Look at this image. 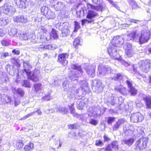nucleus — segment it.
Instances as JSON below:
<instances>
[{
    "label": "nucleus",
    "instance_id": "obj_51",
    "mask_svg": "<svg viewBox=\"0 0 151 151\" xmlns=\"http://www.w3.org/2000/svg\"><path fill=\"white\" fill-rule=\"evenodd\" d=\"M34 21L36 23H38L41 21V17L37 16L35 18Z\"/></svg>",
    "mask_w": 151,
    "mask_h": 151
},
{
    "label": "nucleus",
    "instance_id": "obj_33",
    "mask_svg": "<svg viewBox=\"0 0 151 151\" xmlns=\"http://www.w3.org/2000/svg\"><path fill=\"white\" fill-rule=\"evenodd\" d=\"M28 4V1L27 0H23L22 1L21 3H20V6H18L19 8H21L22 9H25L26 6Z\"/></svg>",
    "mask_w": 151,
    "mask_h": 151
},
{
    "label": "nucleus",
    "instance_id": "obj_43",
    "mask_svg": "<svg viewBox=\"0 0 151 151\" xmlns=\"http://www.w3.org/2000/svg\"><path fill=\"white\" fill-rule=\"evenodd\" d=\"M77 124L74 123L73 124H70L68 125V128L70 129H77Z\"/></svg>",
    "mask_w": 151,
    "mask_h": 151
},
{
    "label": "nucleus",
    "instance_id": "obj_25",
    "mask_svg": "<svg viewBox=\"0 0 151 151\" xmlns=\"http://www.w3.org/2000/svg\"><path fill=\"white\" fill-rule=\"evenodd\" d=\"M95 67L93 66H89L86 69L87 74L91 76L94 75L95 72Z\"/></svg>",
    "mask_w": 151,
    "mask_h": 151
},
{
    "label": "nucleus",
    "instance_id": "obj_30",
    "mask_svg": "<svg viewBox=\"0 0 151 151\" xmlns=\"http://www.w3.org/2000/svg\"><path fill=\"white\" fill-rule=\"evenodd\" d=\"M134 141V138H130L128 139L123 140V141L124 143L128 145L131 146L132 145Z\"/></svg>",
    "mask_w": 151,
    "mask_h": 151
},
{
    "label": "nucleus",
    "instance_id": "obj_28",
    "mask_svg": "<svg viewBox=\"0 0 151 151\" xmlns=\"http://www.w3.org/2000/svg\"><path fill=\"white\" fill-rule=\"evenodd\" d=\"M71 68L72 69L77 70L79 75H83V71L81 66H78L76 64H73L71 66Z\"/></svg>",
    "mask_w": 151,
    "mask_h": 151
},
{
    "label": "nucleus",
    "instance_id": "obj_5",
    "mask_svg": "<svg viewBox=\"0 0 151 151\" xmlns=\"http://www.w3.org/2000/svg\"><path fill=\"white\" fill-rule=\"evenodd\" d=\"M17 33L19 34V37L20 40H27L28 44H32L35 42V36L32 34L27 33H24L17 32Z\"/></svg>",
    "mask_w": 151,
    "mask_h": 151
},
{
    "label": "nucleus",
    "instance_id": "obj_15",
    "mask_svg": "<svg viewBox=\"0 0 151 151\" xmlns=\"http://www.w3.org/2000/svg\"><path fill=\"white\" fill-rule=\"evenodd\" d=\"M14 22L26 23L28 22V19L26 16L23 15L16 16L14 17Z\"/></svg>",
    "mask_w": 151,
    "mask_h": 151
},
{
    "label": "nucleus",
    "instance_id": "obj_62",
    "mask_svg": "<svg viewBox=\"0 0 151 151\" xmlns=\"http://www.w3.org/2000/svg\"><path fill=\"white\" fill-rule=\"evenodd\" d=\"M122 64L126 67H128L130 65V64L126 62L125 61H123L122 62Z\"/></svg>",
    "mask_w": 151,
    "mask_h": 151
},
{
    "label": "nucleus",
    "instance_id": "obj_17",
    "mask_svg": "<svg viewBox=\"0 0 151 151\" xmlns=\"http://www.w3.org/2000/svg\"><path fill=\"white\" fill-rule=\"evenodd\" d=\"M67 23L66 22L63 23L62 25L60 27L64 26V28L62 29V33L60 34V36L62 37H65L69 35V31L68 29V27L65 26L67 25Z\"/></svg>",
    "mask_w": 151,
    "mask_h": 151
},
{
    "label": "nucleus",
    "instance_id": "obj_47",
    "mask_svg": "<svg viewBox=\"0 0 151 151\" xmlns=\"http://www.w3.org/2000/svg\"><path fill=\"white\" fill-rule=\"evenodd\" d=\"M75 31H77L80 27V23L77 21H75Z\"/></svg>",
    "mask_w": 151,
    "mask_h": 151
},
{
    "label": "nucleus",
    "instance_id": "obj_36",
    "mask_svg": "<svg viewBox=\"0 0 151 151\" xmlns=\"http://www.w3.org/2000/svg\"><path fill=\"white\" fill-rule=\"evenodd\" d=\"M116 90L120 92L123 95H126L127 90L126 88L125 87H122L120 88L116 89Z\"/></svg>",
    "mask_w": 151,
    "mask_h": 151
},
{
    "label": "nucleus",
    "instance_id": "obj_46",
    "mask_svg": "<svg viewBox=\"0 0 151 151\" xmlns=\"http://www.w3.org/2000/svg\"><path fill=\"white\" fill-rule=\"evenodd\" d=\"M115 119V117H109L107 121V123L108 124H111L114 121Z\"/></svg>",
    "mask_w": 151,
    "mask_h": 151
},
{
    "label": "nucleus",
    "instance_id": "obj_39",
    "mask_svg": "<svg viewBox=\"0 0 151 151\" xmlns=\"http://www.w3.org/2000/svg\"><path fill=\"white\" fill-rule=\"evenodd\" d=\"M11 61L15 64L17 67H19L20 66V64L19 63V62L17 58H12L11 59Z\"/></svg>",
    "mask_w": 151,
    "mask_h": 151
},
{
    "label": "nucleus",
    "instance_id": "obj_63",
    "mask_svg": "<svg viewBox=\"0 0 151 151\" xmlns=\"http://www.w3.org/2000/svg\"><path fill=\"white\" fill-rule=\"evenodd\" d=\"M5 32L2 29H0V36L2 37L4 35Z\"/></svg>",
    "mask_w": 151,
    "mask_h": 151
},
{
    "label": "nucleus",
    "instance_id": "obj_40",
    "mask_svg": "<svg viewBox=\"0 0 151 151\" xmlns=\"http://www.w3.org/2000/svg\"><path fill=\"white\" fill-rule=\"evenodd\" d=\"M80 42V38L78 37L75 39L73 43V45L76 48L77 46L78 45Z\"/></svg>",
    "mask_w": 151,
    "mask_h": 151
},
{
    "label": "nucleus",
    "instance_id": "obj_48",
    "mask_svg": "<svg viewBox=\"0 0 151 151\" xmlns=\"http://www.w3.org/2000/svg\"><path fill=\"white\" fill-rule=\"evenodd\" d=\"M88 19H83L81 20V24L82 25H84L85 24L92 23L90 21H88Z\"/></svg>",
    "mask_w": 151,
    "mask_h": 151
},
{
    "label": "nucleus",
    "instance_id": "obj_58",
    "mask_svg": "<svg viewBox=\"0 0 151 151\" xmlns=\"http://www.w3.org/2000/svg\"><path fill=\"white\" fill-rule=\"evenodd\" d=\"M23 1V0H14V2L17 6H20V3Z\"/></svg>",
    "mask_w": 151,
    "mask_h": 151
},
{
    "label": "nucleus",
    "instance_id": "obj_42",
    "mask_svg": "<svg viewBox=\"0 0 151 151\" xmlns=\"http://www.w3.org/2000/svg\"><path fill=\"white\" fill-rule=\"evenodd\" d=\"M17 93L21 97H23L24 94V92L23 90L20 88L17 89L16 91Z\"/></svg>",
    "mask_w": 151,
    "mask_h": 151
},
{
    "label": "nucleus",
    "instance_id": "obj_37",
    "mask_svg": "<svg viewBox=\"0 0 151 151\" xmlns=\"http://www.w3.org/2000/svg\"><path fill=\"white\" fill-rule=\"evenodd\" d=\"M111 145L112 148L116 150H118L119 145L116 141H113L111 142Z\"/></svg>",
    "mask_w": 151,
    "mask_h": 151
},
{
    "label": "nucleus",
    "instance_id": "obj_21",
    "mask_svg": "<svg viewBox=\"0 0 151 151\" xmlns=\"http://www.w3.org/2000/svg\"><path fill=\"white\" fill-rule=\"evenodd\" d=\"M14 147L16 150H20L22 148L24 145L23 141L22 140L17 139L14 143Z\"/></svg>",
    "mask_w": 151,
    "mask_h": 151
},
{
    "label": "nucleus",
    "instance_id": "obj_8",
    "mask_svg": "<svg viewBox=\"0 0 151 151\" xmlns=\"http://www.w3.org/2000/svg\"><path fill=\"white\" fill-rule=\"evenodd\" d=\"M139 67L140 69L145 73L147 72L149 70L150 62V60L146 59L141 61L139 63Z\"/></svg>",
    "mask_w": 151,
    "mask_h": 151
},
{
    "label": "nucleus",
    "instance_id": "obj_61",
    "mask_svg": "<svg viewBox=\"0 0 151 151\" xmlns=\"http://www.w3.org/2000/svg\"><path fill=\"white\" fill-rule=\"evenodd\" d=\"M131 24H129L126 23L124 24L121 25L123 29H125V27H129Z\"/></svg>",
    "mask_w": 151,
    "mask_h": 151
},
{
    "label": "nucleus",
    "instance_id": "obj_24",
    "mask_svg": "<svg viewBox=\"0 0 151 151\" xmlns=\"http://www.w3.org/2000/svg\"><path fill=\"white\" fill-rule=\"evenodd\" d=\"M34 148V144L32 142H30L25 145L23 149L24 151H31Z\"/></svg>",
    "mask_w": 151,
    "mask_h": 151
},
{
    "label": "nucleus",
    "instance_id": "obj_53",
    "mask_svg": "<svg viewBox=\"0 0 151 151\" xmlns=\"http://www.w3.org/2000/svg\"><path fill=\"white\" fill-rule=\"evenodd\" d=\"M96 88H99L101 87H103L102 83L100 81H97L96 82Z\"/></svg>",
    "mask_w": 151,
    "mask_h": 151
},
{
    "label": "nucleus",
    "instance_id": "obj_1",
    "mask_svg": "<svg viewBox=\"0 0 151 151\" xmlns=\"http://www.w3.org/2000/svg\"><path fill=\"white\" fill-rule=\"evenodd\" d=\"M122 39L119 36L114 37L111 40V43L109 44L107 52L110 56L113 59L116 60L121 59V57L119 54V50L116 47L122 45L123 43Z\"/></svg>",
    "mask_w": 151,
    "mask_h": 151
},
{
    "label": "nucleus",
    "instance_id": "obj_22",
    "mask_svg": "<svg viewBox=\"0 0 151 151\" xmlns=\"http://www.w3.org/2000/svg\"><path fill=\"white\" fill-rule=\"evenodd\" d=\"M55 10L58 11H61L64 10L65 8L64 4L61 2H58L54 5Z\"/></svg>",
    "mask_w": 151,
    "mask_h": 151
},
{
    "label": "nucleus",
    "instance_id": "obj_49",
    "mask_svg": "<svg viewBox=\"0 0 151 151\" xmlns=\"http://www.w3.org/2000/svg\"><path fill=\"white\" fill-rule=\"evenodd\" d=\"M128 21L131 23H134L136 24H138L140 21L138 20H137L130 18H128Z\"/></svg>",
    "mask_w": 151,
    "mask_h": 151
},
{
    "label": "nucleus",
    "instance_id": "obj_14",
    "mask_svg": "<svg viewBox=\"0 0 151 151\" xmlns=\"http://www.w3.org/2000/svg\"><path fill=\"white\" fill-rule=\"evenodd\" d=\"M124 47L125 51V54L128 57H130L133 55L134 52L131 44L127 43L124 45Z\"/></svg>",
    "mask_w": 151,
    "mask_h": 151
},
{
    "label": "nucleus",
    "instance_id": "obj_13",
    "mask_svg": "<svg viewBox=\"0 0 151 151\" xmlns=\"http://www.w3.org/2000/svg\"><path fill=\"white\" fill-rule=\"evenodd\" d=\"M127 40H133L138 42V34L137 33L136 31H133L128 34L127 35Z\"/></svg>",
    "mask_w": 151,
    "mask_h": 151
},
{
    "label": "nucleus",
    "instance_id": "obj_7",
    "mask_svg": "<svg viewBox=\"0 0 151 151\" xmlns=\"http://www.w3.org/2000/svg\"><path fill=\"white\" fill-rule=\"evenodd\" d=\"M1 10L5 14L12 15L15 12V9L14 6L9 4H5L0 8Z\"/></svg>",
    "mask_w": 151,
    "mask_h": 151
},
{
    "label": "nucleus",
    "instance_id": "obj_23",
    "mask_svg": "<svg viewBox=\"0 0 151 151\" xmlns=\"http://www.w3.org/2000/svg\"><path fill=\"white\" fill-rule=\"evenodd\" d=\"M146 106L148 108H151V96L150 95L147 96L143 98Z\"/></svg>",
    "mask_w": 151,
    "mask_h": 151
},
{
    "label": "nucleus",
    "instance_id": "obj_32",
    "mask_svg": "<svg viewBox=\"0 0 151 151\" xmlns=\"http://www.w3.org/2000/svg\"><path fill=\"white\" fill-rule=\"evenodd\" d=\"M9 19L7 17L0 18V26H5L9 22Z\"/></svg>",
    "mask_w": 151,
    "mask_h": 151
},
{
    "label": "nucleus",
    "instance_id": "obj_55",
    "mask_svg": "<svg viewBox=\"0 0 151 151\" xmlns=\"http://www.w3.org/2000/svg\"><path fill=\"white\" fill-rule=\"evenodd\" d=\"M103 137L104 138V142H108L109 141H110V139L109 138L108 136L106 134H104L103 136Z\"/></svg>",
    "mask_w": 151,
    "mask_h": 151
},
{
    "label": "nucleus",
    "instance_id": "obj_34",
    "mask_svg": "<svg viewBox=\"0 0 151 151\" xmlns=\"http://www.w3.org/2000/svg\"><path fill=\"white\" fill-rule=\"evenodd\" d=\"M22 85V86L26 88H30L31 87L30 82L27 80L23 81Z\"/></svg>",
    "mask_w": 151,
    "mask_h": 151
},
{
    "label": "nucleus",
    "instance_id": "obj_45",
    "mask_svg": "<svg viewBox=\"0 0 151 151\" xmlns=\"http://www.w3.org/2000/svg\"><path fill=\"white\" fill-rule=\"evenodd\" d=\"M35 111H34L33 112H31L29 114H27V115L25 116H23V117L20 118L19 119V120H23L27 118L28 117L32 116L33 115V114L35 112Z\"/></svg>",
    "mask_w": 151,
    "mask_h": 151
},
{
    "label": "nucleus",
    "instance_id": "obj_50",
    "mask_svg": "<svg viewBox=\"0 0 151 151\" xmlns=\"http://www.w3.org/2000/svg\"><path fill=\"white\" fill-rule=\"evenodd\" d=\"M1 44L3 46H8L9 45V42L5 40H2Z\"/></svg>",
    "mask_w": 151,
    "mask_h": 151
},
{
    "label": "nucleus",
    "instance_id": "obj_19",
    "mask_svg": "<svg viewBox=\"0 0 151 151\" xmlns=\"http://www.w3.org/2000/svg\"><path fill=\"white\" fill-rule=\"evenodd\" d=\"M68 55V54L67 53H63L59 55L58 62L64 65L66 62V58H67Z\"/></svg>",
    "mask_w": 151,
    "mask_h": 151
},
{
    "label": "nucleus",
    "instance_id": "obj_12",
    "mask_svg": "<svg viewBox=\"0 0 151 151\" xmlns=\"http://www.w3.org/2000/svg\"><path fill=\"white\" fill-rule=\"evenodd\" d=\"M98 15V14L97 12L92 10H89L87 12L86 18L89 19V21L93 22L94 21L96 17Z\"/></svg>",
    "mask_w": 151,
    "mask_h": 151
},
{
    "label": "nucleus",
    "instance_id": "obj_57",
    "mask_svg": "<svg viewBox=\"0 0 151 151\" xmlns=\"http://www.w3.org/2000/svg\"><path fill=\"white\" fill-rule=\"evenodd\" d=\"M44 45H40L38 46V49L40 51H42L44 50Z\"/></svg>",
    "mask_w": 151,
    "mask_h": 151
},
{
    "label": "nucleus",
    "instance_id": "obj_3",
    "mask_svg": "<svg viewBox=\"0 0 151 151\" xmlns=\"http://www.w3.org/2000/svg\"><path fill=\"white\" fill-rule=\"evenodd\" d=\"M115 70H114L111 69L110 67L108 66H105L103 65H99L98 67V71L97 72V75L105 76L109 74L110 73L112 74H114L116 76H122L121 73H116L114 72Z\"/></svg>",
    "mask_w": 151,
    "mask_h": 151
},
{
    "label": "nucleus",
    "instance_id": "obj_31",
    "mask_svg": "<svg viewBox=\"0 0 151 151\" xmlns=\"http://www.w3.org/2000/svg\"><path fill=\"white\" fill-rule=\"evenodd\" d=\"M74 104L73 103L71 104L70 106H69L68 107L70 111V113L73 114L74 116L78 115V114L75 113V110L74 106Z\"/></svg>",
    "mask_w": 151,
    "mask_h": 151
},
{
    "label": "nucleus",
    "instance_id": "obj_60",
    "mask_svg": "<svg viewBox=\"0 0 151 151\" xmlns=\"http://www.w3.org/2000/svg\"><path fill=\"white\" fill-rule=\"evenodd\" d=\"M12 53H14V54H16L17 55H19L20 53V51L18 50H16V49H14L12 50Z\"/></svg>",
    "mask_w": 151,
    "mask_h": 151
},
{
    "label": "nucleus",
    "instance_id": "obj_41",
    "mask_svg": "<svg viewBox=\"0 0 151 151\" xmlns=\"http://www.w3.org/2000/svg\"><path fill=\"white\" fill-rule=\"evenodd\" d=\"M95 145L96 146H102L104 145V143L102 140L99 139L96 141Z\"/></svg>",
    "mask_w": 151,
    "mask_h": 151
},
{
    "label": "nucleus",
    "instance_id": "obj_9",
    "mask_svg": "<svg viewBox=\"0 0 151 151\" xmlns=\"http://www.w3.org/2000/svg\"><path fill=\"white\" fill-rule=\"evenodd\" d=\"M22 62L23 63V67L24 68V70H22L20 73H21L22 76L24 75V73L27 75V76H31V71L30 69L32 68V66L31 65L28 61H26L24 62L23 60H21ZM31 76H35L34 74H33Z\"/></svg>",
    "mask_w": 151,
    "mask_h": 151
},
{
    "label": "nucleus",
    "instance_id": "obj_35",
    "mask_svg": "<svg viewBox=\"0 0 151 151\" xmlns=\"http://www.w3.org/2000/svg\"><path fill=\"white\" fill-rule=\"evenodd\" d=\"M49 9L47 6H42L41 8V13L42 14L45 16Z\"/></svg>",
    "mask_w": 151,
    "mask_h": 151
},
{
    "label": "nucleus",
    "instance_id": "obj_64",
    "mask_svg": "<svg viewBox=\"0 0 151 151\" xmlns=\"http://www.w3.org/2000/svg\"><path fill=\"white\" fill-rule=\"evenodd\" d=\"M36 112H37L38 114L39 115H41L42 114V112L40 109H37Z\"/></svg>",
    "mask_w": 151,
    "mask_h": 151
},
{
    "label": "nucleus",
    "instance_id": "obj_26",
    "mask_svg": "<svg viewBox=\"0 0 151 151\" xmlns=\"http://www.w3.org/2000/svg\"><path fill=\"white\" fill-rule=\"evenodd\" d=\"M45 16L48 19H54L55 17L54 12L50 9L47 12Z\"/></svg>",
    "mask_w": 151,
    "mask_h": 151
},
{
    "label": "nucleus",
    "instance_id": "obj_4",
    "mask_svg": "<svg viewBox=\"0 0 151 151\" xmlns=\"http://www.w3.org/2000/svg\"><path fill=\"white\" fill-rule=\"evenodd\" d=\"M148 139L147 137H142L137 140L134 144L135 149L138 150H142L147 147Z\"/></svg>",
    "mask_w": 151,
    "mask_h": 151
},
{
    "label": "nucleus",
    "instance_id": "obj_54",
    "mask_svg": "<svg viewBox=\"0 0 151 151\" xmlns=\"http://www.w3.org/2000/svg\"><path fill=\"white\" fill-rule=\"evenodd\" d=\"M44 49H48L50 50H51L52 49V46L51 45H44Z\"/></svg>",
    "mask_w": 151,
    "mask_h": 151
},
{
    "label": "nucleus",
    "instance_id": "obj_16",
    "mask_svg": "<svg viewBox=\"0 0 151 151\" xmlns=\"http://www.w3.org/2000/svg\"><path fill=\"white\" fill-rule=\"evenodd\" d=\"M125 121V119L124 118L119 119L112 127L113 131H117L121 125L123 124L124 123Z\"/></svg>",
    "mask_w": 151,
    "mask_h": 151
},
{
    "label": "nucleus",
    "instance_id": "obj_27",
    "mask_svg": "<svg viewBox=\"0 0 151 151\" xmlns=\"http://www.w3.org/2000/svg\"><path fill=\"white\" fill-rule=\"evenodd\" d=\"M33 88L36 92L40 91L42 88V83H35L33 85Z\"/></svg>",
    "mask_w": 151,
    "mask_h": 151
},
{
    "label": "nucleus",
    "instance_id": "obj_29",
    "mask_svg": "<svg viewBox=\"0 0 151 151\" xmlns=\"http://www.w3.org/2000/svg\"><path fill=\"white\" fill-rule=\"evenodd\" d=\"M17 29L15 28H12L10 31H9L8 34L11 37H18V35H17Z\"/></svg>",
    "mask_w": 151,
    "mask_h": 151
},
{
    "label": "nucleus",
    "instance_id": "obj_56",
    "mask_svg": "<svg viewBox=\"0 0 151 151\" xmlns=\"http://www.w3.org/2000/svg\"><path fill=\"white\" fill-rule=\"evenodd\" d=\"M105 150L106 151H112L110 145H108L105 148Z\"/></svg>",
    "mask_w": 151,
    "mask_h": 151
},
{
    "label": "nucleus",
    "instance_id": "obj_59",
    "mask_svg": "<svg viewBox=\"0 0 151 151\" xmlns=\"http://www.w3.org/2000/svg\"><path fill=\"white\" fill-rule=\"evenodd\" d=\"M9 56V54L8 52H4V53L1 56V58H2L3 59L4 58H6V57Z\"/></svg>",
    "mask_w": 151,
    "mask_h": 151
},
{
    "label": "nucleus",
    "instance_id": "obj_44",
    "mask_svg": "<svg viewBox=\"0 0 151 151\" xmlns=\"http://www.w3.org/2000/svg\"><path fill=\"white\" fill-rule=\"evenodd\" d=\"M28 79L31 80L33 82H36L39 81V79L37 76H28Z\"/></svg>",
    "mask_w": 151,
    "mask_h": 151
},
{
    "label": "nucleus",
    "instance_id": "obj_2",
    "mask_svg": "<svg viewBox=\"0 0 151 151\" xmlns=\"http://www.w3.org/2000/svg\"><path fill=\"white\" fill-rule=\"evenodd\" d=\"M92 1L94 4L98 5H94L88 3L87 4L88 9H92L98 11L102 12L107 9L105 3L102 0H92Z\"/></svg>",
    "mask_w": 151,
    "mask_h": 151
},
{
    "label": "nucleus",
    "instance_id": "obj_10",
    "mask_svg": "<svg viewBox=\"0 0 151 151\" xmlns=\"http://www.w3.org/2000/svg\"><path fill=\"white\" fill-rule=\"evenodd\" d=\"M143 119V116L139 112L133 113L131 115L130 117L131 121L133 123L141 122Z\"/></svg>",
    "mask_w": 151,
    "mask_h": 151
},
{
    "label": "nucleus",
    "instance_id": "obj_20",
    "mask_svg": "<svg viewBox=\"0 0 151 151\" xmlns=\"http://www.w3.org/2000/svg\"><path fill=\"white\" fill-rule=\"evenodd\" d=\"M47 34L45 32L41 33L38 34L37 36V39L40 40L39 42H44L46 41L49 40L48 39V36H47Z\"/></svg>",
    "mask_w": 151,
    "mask_h": 151
},
{
    "label": "nucleus",
    "instance_id": "obj_18",
    "mask_svg": "<svg viewBox=\"0 0 151 151\" xmlns=\"http://www.w3.org/2000/svg\"><path fill=\"white\" fill-rule=\"evenodd\" d=\"M58 38V36L57 33V32L53 28L52 29V30L50 33L49 35H48V39L49 40H57Z\"/></svg>",
    "mask_w": 151,
    "mask_h": 151
},
{
    "label": "nucleus",
    "instance_id": "obj_52",
    "mask_svg": "<svg viewBox=\"0 0 151 151\" xmlns=\"http://www.w3.org/2000/svg\"><path fill=\"white\" fill-rule=\"evenodd\" d=\"M89 123L95 126L98 123L97 120L93 119H92L90 120Z\"/></svg>",
    "mask_w": 151,
    "mask_h": 151
},
{
    "label": "nucleus",
    "instance_id": "obj_6",
    "mask_svg": "<svg viewBox=\"0 0 151 151\" xmlns=\"http://www.w3.org/2000/svg\"><path fill=\"white\" fill-rule=\"evenodd\" d=\"M150 32L148 30H144L142 31L141 36L138 35V42L142 44L147 42L150 39Z\"/></svg>",
    "mask_w": 151,
    "mask_h": 151
},
{
    "label": "nucleus",
    "instance_id": "obj_38",
    "mask_svg": "<svg viewBox=\"0 0 151 151\" xmlns=\"http://www.w3.org/2000/svg\"><path fill=\"white\" fill-rule=\"evenodd\" d=\"M130 5L131 6L132 9H136L138 6L135 2L133 1H129Z\"/></svg>",
    "mask_w": 151,
    "mask_h": 151
},
{
    "label": "nucleus",
    "instance_id": "obj_11",
    "mask_svg": "<svg viewBox=\"0 0 151 151\" xmlns=\"http://www.w3.org/2000/svg\"><path fill=\"white\" fill-rule=\"evenodd\" d=\"M126 82L127 86L129 88V92L130 93V95L132 96H135L137 94V91L133 86L132 81L127 80L126 81Z\"/></svg>",
    "mask_w": 151,
    "mask_h": 151
}]
</instances>
